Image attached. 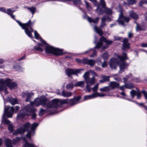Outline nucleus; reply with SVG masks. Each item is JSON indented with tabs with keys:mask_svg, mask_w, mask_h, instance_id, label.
<instances>
[{
	"mask_svg": "<svg viewBox=\"0 0 147 147\" xmlns=\"http://www.w3.org/2000/svg\"><path fill=\"white\" fill-rule=\"evenodd\" d=\"M96 13L99 15H102L104 13L109 15H111L112 13L111 9L106 7V5L105 0H100L97 8L96 9Z\"/></svg>",
	"mask_w": 147,
	"mask_h": 147,
	"instance_id": "nucleus-1",
	"label": "nucleus"
},
{
	"mask_svg": "<svg viewBox=\"0 0 147 147\" xmlns=\"http://www.w3.org/2000/svg\"><path fill=\"white\" fill-rule=\"evenodd\" d=\"M147 4V0H142L139 3V5L140 7H142L143 4Z\"/></svg>",
	"mask_w": 147,
	"mask_h": 147,
	"instance_id": "nucleus-57",
	"label": "nucleus"
},
{
	"mask_svg": "<svg viewBox=\"0 0 147 147\" xmlns=\"http://www.w3.org/2000/svg\"><path fill=\"white\" fill-rule=\"evenodd\" d=\"M125 88L129 89H131L134 88V86L131 83L125 84Z\"/></svg>",
	"mask_w": 147,
	"mask_h": 147,
	"instance_id": "nucleus-37",
	"label": "nucleus"
},
{
	"mask_svg": "<svg viewBox=\"0 0 147 147\" xmlns=\"http://www.w3.org/2000/svg\"><path fill=\"white\" fill-rule=\"evenodd\" d=\"M126 65L125 62H122L119 65L120 69L121 70L124 71V70L126 68Z\"/></svg>",
	"mask_w": 147,
	"mask_h": 147,
	"instance_id": "nucleus-32",
	"label": "nucleus"
},
{
	"mask_svg": "<svg viewBox=\"0 0 147 147\" xmlns=\"http://www.w3.org/2000/svg\"><path fill=\"white\" fill-rule=\"evenodd\" d=\"M129 43H123L122 50L123 51H125L126 49H129Z\"/></svg>",
	"mask_w": 147,
	"mask_h": 147,
	"instance_id": "nucleus-38",
	"label": "nucleus"
},
{
	"mask_svg": "<svg viewBox=\"0 0 147 147\" xmlns=\"http://www.w3.org/2000/svg\"><path fill=\"white\" fill-rule=\"evenodd\" d=\"M4 100V112L2 116L3 119L5 118L6 115L8 117H11L14 113L13 108L11 107L10 106H7L6 107L5 104V101L4 97H3Z\"/></svg>",
	"mask_w": 147,
	"mask_h": 147,
	"instance_id": "nucleus-4",
	"label": "nucleus"
},
{
	"mask_svg": "<svg viewBox=\"0 0 147 147\" xmlns=\"http://www.w3.org/2000/svg\"><path fill=\"white\" fill-rule=\"evenodd\" d=\"M13 68L16 71H22L23 69L19 64H14L13 66Z\"/></svg>",
	"mask_w": 147,
	"mask_h": 147,
	"instance_id": "nucleus-22",
	"label": "nucleus"
},
{
	"mask_svg": "<svg viewBox=\"0 0 147 147\" xmlns=\"http://www.w3.org/2000/svg\"><path fill=\"white\" fill-rule=\"evenodd\" d=\"M111 90V88L109 85L108 86H105L103 88L100 89V90L102 92H109Z\"/></svg>",
	"mask_w": 147,
	"mask_h": 147,
	"instance_id": "nucleus-29",
	"label": "nucleus"
},
{
	"mask_svg": "<svg viewBox=\"0 0 147 147\" xmlns=\"http://www.w3.org/2000/svg\"><path fill=\"white\" fill-rule=\"evenodd\" d=\"M113 42V41L111 40H109L106 39L105 43L106 45L108 46L111 45Z\"/></svg>",
	"mask_w": 147,
	"mask_h": 147,
	"instance_id": "nucleus-59",
	"label": "nucleus"
},
{
	"mask_svg": "<svg viewBox=\"0 0 147 147\" xmlns=\"http://www.w3.org/2000/svg\"><path fill=\"white\" fill-rule=\"evenodd\" d=\"M74 86V85L72 83H70L66 85V89H72L73 88Z\"/></svg>",
	"mask_w": 147,
	"mask_h": 147,
	"instance_id": "nucleus-43",
	"label": "nucleus"
},
{
	"mask_svg": "<svg viewBox=\"0 0 147 147\" xmlns=\"http://www.w3.org/2000/svg\"><path fill=\"white\" fill-rule=\"evenodd\" d=\"M73 98L76 102H78L81 98V97L80 96H78L76 97L74 96Z\"/></svg>",
	"mask_w": 147,
	"mask_h": 147,
	"instance_id": "nucleus-63",
	"label": "nucleus"
},
{
	"mask_svg": "<svg viewBox=\"0 0 147 147\" xmlns=\"http://www.w3.org/2000/svg\"><path fill=\"white\" fill-rule=\"evenodd\" d=\"M109 63L110 67L116 70L117 66L119 63V61L117 59L112 58L110 60Z\"/></svg>",
	"mask_w": 147,
	"mask_h": 147,
	"instance_id": "nucleus-8",
	"label": "nucleus"
},
{
	"mask_svg": "<svg viewBox=\"0 0 147 147\" xmlns=\"http://www.w3.org/2000/svg\"><path fill=\"white\" fill-rule=\"evenodd\" d=\"M47 110L44 109H41L38 113V115L40 116H42L45 113L46 111Z\"/></svg>",
	"mask_w": 147,
	"mask_h": 147,
	"instance_id": "nucleus-52",
	"label": "nucleus"
},
{
	"mask_svg": "<svg viewBox=\"0 0 147 147\" xmlns=\"http://www.w3.org/2000/svg\"><path fill=\"white\" fill-rule=\"evenodd\" d=\"M68 98L63 100L59 99V103L60 105L63 104H68Z\"/></svg>",
	"mask_w": 147,
	"mask_h": 147,
	"instance_id": "nucleus-36",
	"label": "nucleus"
},
{
	"mask_svg": "<svg viewBox=\"0 0 147 147\" xmlns=\"http://www.w3.org/2000/svg\"><path fill=\"white\" fill-rule=\"evenodd\" d=\"M125 16H123V13L122 11H121L120 13L119 14V18L118 19H123Z\"/></svg>",
	"mask_w": 147,
	"mask_h": 147,
	"instance_id": "nucleus-64",
	"label": "nucleus"
},
{
	"mask_svg": "<svg viewBox=\"0 0 147 147\" xmlns=\"http://www.w3.org/2000/svg\"><path fill=\"white\" fill-rule=\"evenodd\" d=\"M136 2L135 0H127V2L129 5H133Z\"/></svg>",
	"mask_w": 147,
	"mask_h": 147,
	"instance_id": "nucleus-55",
	"label": "nucleus"
},
{
	"mask_svg": "<svg viewBox=\"0 0 147 147\" xmlns=\"http://www.w3.org/2000/svg\"><path fill=\"white\" fill-rule=\"evenodd\" d=\"M34 49L41 52H42L43 51L41 47L37 46H34Z\"/></svg>",
	"mask_w": 147,
	"mask_h": 147,
	"instance_id": "nucleus-49",
	"label": "nucleus"
},
{
	"mask_svg": "<svg viewBox=\"0 0 147 147\" xmlns=\"http://www.w3.org/2000/svg\"><path fill=\"white\" fill-rule=\"evenodd\" d=\"M12 80L7 78L5 81H1L2 84H6V86L11 90L16 89L17 86L18 84L15 82H12Z\"/></svg>",
	"mask_w": 147,
	"mask_h": 147,
	"instance_id": "nucleus-6",
	"label": "nucleus"
},
{
	"mask_svg": "<svg viewBox=\"0 0 147 147\" xmlns=\"http://www.w3.org/2000/svg\"><path fill=\"white\" fill-rule=\"evenodd\" d=\"M26 8L31 12L32 14L35 13L36 10L35 7H27Z\"/></svg>",
	"mask_w": 147,
	"mask_h": 147,
	"instance_id": "nucleus-40",
	"label": "nucleus"
},
{
	"mask_svg": "<svg viewBox=\"0 0 147 147\" xmlns=\"http://www.w3.org/2000/svg\"><path fill=\"white\" fill-rule=\"evenodd\" d=\"M146 30L145 28H143L138 23L137 24V26L136 27V32L141 31H145Z\"/></svg>",
	"mask_w": 147,
	"mask_h": 147,
	"instance_id": "nucleus-33",
	"label": "nucleus"
},
{
	"mask_svg": "<svg viewBox=\"0 0 147 147\" xmlns=\"http://www.w3.org/2000/svg\"><path fill=\"white\" fill-rule=\"evenodd\" d=\"M22 24L20 26L23 29L25 30L26 34L30 38L32 39L34 38L32 34V33L33 31V29L31 27H30L29 29L28 27H25L22 26Z\"/></svg>",
	"mask_w": 147,
	"mask_h": 147,
	"instance_id": "nucleus-9",
	"label": "nucleus"
},
{
	"mask_svg": "<svg viewBox=\"0 0 147 147\" xmlns=\"http://www.w3.org/2000/svg\"><path fill=\"white\" fill-rule=\"evenodd\" d=\"M94 43L96 44V45L93 48V49H99L101 47L103 44V42H100L99 41L97 42L96 41H95L94 42Z\"/></svg>",
	"mask_w": 147,
	"mask_h": 147,
	"instance_id": "nucleus-28",
	"label": "nucleus"
},
{
	"mask_svg": "<svg viewBox=\"0 0 147 147\" xmlns=\"http://www.w3.org/2000/svg\"><path fill=\"white\" fill-rule=\"evenodd\" d=\"M5 144L6 147H13L11 140L7 138L5 140Z\"/></svg>",
	"mask_w": 147,
	"mask_h": 147,
	"instance_id": "nucleus-16",
	"label": "nucleus"
},
{
	"mask_svg": "<svg viewBox=\"0 0 147 147\" xmlns=\"http://www.w3.org/2000/svg\"><path fill=\"white\" fill-rule=\"evenodd\" d=\"M30 103L32 105L36 107H38L41 105L39 101V98H36L34 101L31 102Z\"/></svg>",
	"mask_w": 147,
	"mask_h": 147,
	"instance_id": "nucleus-18",
	"label": "nucleus"
},
{
	"mask_svg": "<svg viewBox=\"0 0 147 147\" xmlns=\"http://www.w3.org/2000/svg\"><path fill=\"white\" fill-rule=\"evenodd\" d=\"M17 131L19 133V134H23L26 131L22 127H20L18 129Z\"/></svg>",
	"mask_w": 147,
	"mask_h": 147,
	"instance_id": "nucleus-44",
	"label": "nucleus"
},
{
	"mask_svg": "<svg viewBox=\"0 0 147 147\" xmlns=\"http://www.w3.org/2000/svg\"><path fill=\"white\" fill-rule=\"evenodd\" d=\"M122 54V55H117V57L121 62H125V60L128 59L127 54L125 52L123 53Z\"/></svg>",
	"mask_w": 147,
	"mask_h": 147,
	"instance_id": "nucleus-13",
	"label": "nucleus"
},
{
	"mask_svg": "<svg viewBox=\"0 0 147 147\" xmlns=\"http://www.w3.org/2000/svg\"><path fill=\"white\" fill-rule=\"evenodd\" d=\"M106 19L105 17H103L101 19V22L100 23V27L102 28L104 26H106V24L105 23Z\"/></svg>",
	"mask_w": 147,
	"mask_h": 147,
	"instance_id": "nucleus-35",
	"label": "nucleus"
},
{
	"mask_svg": "<svg viewBox=\"0 0 147 147\" xmlns=\"http://www.w3.org/2000/svg\"><path fill=\"white\" fill-rule=\"evenodd\" d=\"M75 87H80L81 88H83L84 87V82L83 81L78 82L74 85Z\"/></svg>",
	"mask_w": 147,
	"mask_h": 147,
	"instance_id": "nucleus-24",
	"label": "nucleus"
},
{
	"mask_svg": "<svg viewBox=\"0 0 147 147\" xmlns=\"http://www.w3.org/2000/svg\"><path fill=\"white\" fill-rule=\"evenodd\" d=\"M35 111L34 108L26 106L20 111L17 114V117L19 120L23 119L26 116L30 115V112H33Z\"/></svg>",
	"mask_w": 147,
	"mask_h": 147,
	"instance_id": "nucleus-2",
	"label": "nucleus"
},
{
	"mask_svg": "<svg viewBox=\"0 0 147 147\" xmlns=\"http://www.w3.org/2000/svg\"><path fill=\"white\" fill-rule=\"evenodd\" d=\"M6 100L7 102H9L12 105H14L18 103L16 98H14L11 96L7 97Z\"/></svg>",
	"mask_w": 147,
	"mask_h": 147,
	"instance_id": "nucleus-12",
	"label": "nucleus"
},
{
	"mask_svg": "<svg viewBox=\"0 0 147 147\" xmlns=\"http://www.w3.org/2000/svg\"><path fill=\"white\" fill-rule=\"evenodd\" d=\"M23 147H37V146L34 144L29 143L27 140H26Z\"/></svg>",
	"mask_w": 147,
	"mask_h": 147,
	"instance_id": "nucleus-25",
	"label": "nucleus"
},
{
	"mask_svg": "<svg viewBox=\"0 0 147 147\" xmlns=\"http://www.w3.org/2000/svg\"><path fill=\"white\" fill-rule=\"evenodd\" d=\"M116 21L118 22L119 25H121L123 26H125L124 22L120 19H117Z\"/></svg>",
	"mask_w": 147,
	"mask_h": 147,
	"instance_id": "nucleus-47",
	"label": "nucleus"
},
{
	"mask_svg": "<svg viewBox=\"0 0 147 147\" xmlns=\"http://www.w3.org/2000/svg\"><path fill=\"white\" fill-rule=\"evenodd\" d=\"M11 107H13L14 113H16L19 111L20 108L19 106H16L15 107L12 106Z\"/></svg>",
	"mask_w": 147,
	"mask_h": 147,
	"instance_id": "nucleus-48",
	"label": "nucleus"
},
{
	"mask_svg": "<svg viewBox=\"0 0 147 147\" xmlns=\"http://www.w3.org/2000/svg\"><path fill=\"white\" fill-rule=\"evenodd\" d=\"M136 95L137 96V99H140V98L141 97V92L138 89H137V91H136Z\"/></svg>",
	"mask_w": 147,
	"mask_h": 147,
	"instance_id": "nucleus-51",
	"label": "nucleus"
},
{
	"mask_svg": "<svg viewBox=\"0 0 147 147\" xmlns=\"http://www.w3.org/2000/svg\"><path fill=\"white\" fill-rule=\"evenodd\" d=\"M72 93L71 92H65L64 90H63L62 92V95L65 97H69L71 96L72 95Z\"/></svg>",
	"mask_w": 147,
	"mask_h": 147,
	"instance_id": "nucleus-21",
	"label": "nucleus"
},
{
	"mask_svg": "<svg viewBox=\"0 0 147 147\" xmlns=\"http://www.w3.org/2000/svg\"><path fill=\"white\" fill-rule=\"evenodd\" d=\"M45 52L48 54H51L56 56H61L65 53L63 52V49L58 48H55L49 45L46 46L45 49Z\"/></svg>",
	"mask_w": 147,
	"mask_h": 147,
	"instance_id": "nucleus-3",
	"label": "nucleus"
},
{
	"mask_svg": "<svg viewBox=\"0 0 147 147\" xmlns=\"http://www.w3.org/2000/svg\"><path fill=\"white\" fill-rule=\"evenodd\" d=\"M32 113V114L31 115V118L32 119H35L36 118V114L34 113V111L33 112H30V113Z\"/></svg>",
	"mask_w": 147,
	"mask_h": 147,
	"instance_id": "nucleus-60",
	"label": "nucleus"
},
{
	"mask_svg": "<svg viewBox=\"0 0 147 147\" xmlns=\"http://www.w3.org/2000/svg\"><path fill=\"white\" fill-rule=\"evenodd\" d=\"M109 86L111 90L116 88H118L119 84L115 82H110Z\"/></svg>",
	"mask_w": 147,
	"mask_h": 147,
	"instance_id": "nucleus-17",
	"label": "nucleus"
},
{
	"mask_svg": "<svg viewBox=\"0 0 147 147\" xmlns=\"http://www.w3.org/2000/svg\"><path fill=\"white\" fill-rule=\"evenodd\" d=\"M22 26L24 27H27V26H28L29 27H30L31 26V20H30L29 21L26 23L22 24Z\"/></svg>",
	"mask_w": 147,
	"mask_h": 147,
	"instance_id": "nucleus-41",
	"label": "nucleus"
},
{
	"mask_svg": "<svg viewBox=\"0 0 147 147\" xmlns=\"http://www.w3.org/2000/svg\"><path fill=\"white\" fill-rule=\"evenodd\" d=\"M1 81H5V80L3 78L0 79V92L4 91L5 94H7L8 93L7 90V86L6 84H2Z\"/></svg>",
	"mask_w": 147,
	"mask_h": 147,
	"instance_id": "nucleus-10",
	"label": "nucleus"
},
{
	"mask_svg": "<svg viewBox=\"0 0 147 147\" xmlns=\"http://www.w3.org/2000/svg\"><path fill=\"white\" fill-rule=\"evenodd\" d=\"M109 56V55L107 52H105L103 53L101 55H100V57H102L105 61L107 60L108 59Z\"/></svg>",
	"mask_w": 147,
	"mask_h": 147,
	"instance_id": "nucleus-27",
	"label": "nucleus"
},
{
	"mask_svg": "<svg viewBox=\"0 0 147 147\" xmlns=\"http://www.w3.org/2000/svg\"><path fill=\"white\" fill-rule=\"evenodd\" d=\"M68 104H69L71 106L74 105L77 103L75 101L73 98L70 99H68Z\"/></svg>",
	"mask_w": 147,
	"mask_h": 147,
	"instance_id": "nucleus-34",
	"label": "nucleus"
},
{
	"mask_svg": "<svg viewBox=\"0 0 147 147\" xmlns=\"http://www.w3.org/2000/svg\"><path fill=\"white\" fill-rule=\"evenodd\" d=\"M137 104L140 106L143 107L144 109L147 111V106L144 105V103H138Z\"/></svg>",
	"mask_w": 147,
	"mask_h": 147,
	"instance_id": "nucleus-62",
	"label": "nucleus"
},
{
	"mask_svg": "<svg viewBox=\"0 0 147 147\" xmlns=\"http://www.w3.org/2000/svg\"><path fill=\"white\" fill-rule=\"evenodd\" d=\"M136 91L133 89L130 92V95L132 98H134L135 96L136 95Z\"/></svg>",
	"mask_w": 147,
	"mask_h": 147,
	"instance_id": "nucleus-46",
	"label": "nucleus"
},
{
	"mask_svg": "<svg viewBox=\"0 0 147 147\" xmlns=\"http://www.w3.org/2000/svg\"><path fill=\"white\" fill-rule=\"evenodd\" d=\"M59 99H54L47 103V109L52 108H57L60 106Z\"/></svg>",
	"mask_w": 147,
	"mask_h": 147,
	"instance_id": "nucleus-7",
	"label": "nucleus"
},
{
	"mask_svg": "<svg viewBox=\"0 0 147 147\" xmlns=\"http://www.w3.org/2000/svg\"><path fill=\"white\" fill-rule=\"evenodd\" d=\"M14 12V11L12 10L11 9L9 8L7 9L6 13L10 16L11 14H13Z\"/></svg>",
	"mask_w": 147,
	"mask_h": 147,
	"instance_id": "nucleus-50",
	"label": "nucleus"
},
{
	"mask_svg": "<svg viewBox=\"0 0 147 147\" xmlns=\"http://www.w3.org/2000/svg\"><path fill=\"white\" fill-rule=\"evenodd\" d=\"M32 93H29L26 96V98L25 100L26 102H28L29 101V100H30V98L31 96V95Z\"/></svg>",
	"mask_w": 147,
	"mask_h": 147,
	"instance_id": "nucleus-54",
	"label": "nucleus"
},
{
	"mask_svg": "<svg viewBox=\"0 0 147 147\" xmlns=\"http://www.w3.org/2000/svg\"><path fill=\"white\" fill-rule=\"evenodd\" d=\"M10 16L13 19L15 20L20 26H21V25L22 24V23H21L19 21L16 19L15 18V16L14 15H13V14H11Z\"/></svg>",
	"mask_w": 147,
	"mask_h": 147,
	"instance_id": "nucleus-45",
	"label": "nucleus"
},
{
	"mask_svg": "<svg viewBox=\"0 0 147 147\" xmlns=\"http://www.w3.org/2000/svg\"><path fill=\"white\" fill-rule=\"evenodd\" d=\"M96 62L97 63L98 65H100L102 63L101 59L100 58H97L96 60Z\"/></svg>",
	"mask_w": 147,
	"mask_h": 147,
	"instance_id": "nucleus-61",
	"label": "nucleus"
},
{
	"mask_svg": "<svg viewBox=\"0 0 147 147\" xmlns=\"http://www.w3.org/2000/svg\"><path fill=\"white\" fill-rule=\"evenodd\" d=\"M94 30L95 32L100 36H102L103 34V32L102 30L96 26H94Z\"/></svg>",
	"mask_w": 147,
	"mask_h": 147,
	"instance_id": "nucleus-20",
	"label": "nucleus"
},
{
	"mask_svg": "<svg viewBox=\"0 0 147 147\" xmlns=\"http://www.w3.org/2000/svg\"><path fill=\"white\" fill-rule=\"evenodd\" d=\"M101 78H102V80H99V82L100 83H103L106 82H109L110 80V76H101Z\"/></svg>",
	"mask_w": 147,
	"mask_h": 147,
	"instance_id": "nucleus-15",
	"label": "nucleus"
},
{
	"mask_svg": "<svg viewBox=\"0 0 147 147\" xmlns=\"http://www.w3.org/2000/svg\"><path fill=\"white\" fill-rule=\"evenodd\" d=\"M89 18V20L88 22L90 23H93L94 24L97 23L99 21V18L98 17H96L95 18L93 19L90 18Z\"/></svg>",
	"mask_w": 147,
	"mask_h": 147,
	"instance_id": "nucleus-30",
	"label": "nucleus"
},
{
	"mask_svg": "<svg viewBox=\"0 0 147 147\" xmlns=\"http://www.w3.org/2000/svg\"><path fill=\"white\" fill-rule=\"evenodd\" d=\"M95 61L94 59H90L88 60V64L91 66L94 65L95 64Z\"/></svg>",
	"mask_w": 147,
	"mask_h": 147,
	"instance_id": "nucleus-39",
	"label": "nucleus"
},
{
	"mask_svg": "<svg viewBox=\"0 0 147 147\" xmlns=\"http://www.w3.org/2000/svg\"><path fill=\"white\" fill-rule=\"evenodd\" d=\"M21 139V138L19 137H16L15 138L11 140L13 145H15L19 142Z\"/></svg>",
	"mask_w": 147,
	"mask_h": 147,
	"instance_id": "nucleus-23",
	"label": "nucleus"
},
{
	"mask_svg": "<svg viewBox=\"0 0 147 147\" xmlns=\"http://www.w3.org/2000/svg\"><path fill=\"white\" fill-rule=\"evenodd\" d=\"M28 133L26 134V136L27 138L29 139H30L31 138V134L32 133V131L31 130L29 131H27Z\"/></svg>",
	"mask_w": 147,
	"mask_h": 147,
	"instance_id": "nucleus-58",
	"label": "nucleus"
},
{
	"mask_svg": "<svg viewBox=\"0 0 147 147\" xmlns=\"http://www.w3.org/2000/svg\"><path fill=\"white\" fill-rule=\"evenodd\" d=\"M130 17L134 20H137L139 18L138 15L132 10L129 11Z\"/></svg>",
	"mask_w": 147,
	"mask_h": 147,
	"instance_id": "nucleus-14",
	"label": "nucleus"
},
{
	"mask_svg": "<svg viewBox=\"0 0 147 147\" xmlns=\"http://www.w3.org/2000/svg\"><path fill=\"white\" fill-rule=\"evenodd\" d=\"M88 60L87 58H84L82 59V63L84 64H88Z\"/></svg>",
	"mask_w": 147,
	"mask_h": 147,
	"instance_id": "nucleus-56",
	"label": "nucleus"
},
{
	"mask_svg": "<svg viewBox=\"0 0 147 147\" xmlns=\"http://www.w3.org/2000/svg\"><path fill=\"white\" fill-rule=\"evenodd\" d=\"M83 69H76L67 68L65 71V74L69 77H71L72 75L77 76V74H80L82 71L84 70Z\"/></svg>",
	"mask_w": 147,
	"mask_h": 147,
	"instance_id": "nucleus-5",
	"label": "nucleus"
},
{
	"mask_svg": "<svg viewBox=\"0 0 147 147\" xmlns=\"http://www.w3.org/2000/svg\"><path fill=\"white\" fill-rule=\"evenodd\" d=\"M95 97H96V94L95 93H93L92 94L85 96L84 99V100H86Z\"/></svg>",
	"mask_w": 147,
	"mask_h": 147,
	"instance_id": "nucleus-31",
	"label": "nucleus"
},
{
	"mask_svg": "<svg viewBox=\"0 0 147 147\" xmlns=\"http://www.w3.org/2000/svg\"><path fill=\"white\" fill-rule=\"evenodd\" d=\"M30 127V123L28 122H27L25 123L23 125V128L24 129V130H25V131H30L29 130V128Z\"/></svg>",
	"mask_w": 147,
	"mask_h": 147,
	"instance_id": "nucleus-19",
	"label": "nucleus"
},
{
	"mask_svg": "<svg viewBox=\"0 0 147 147\" xmlns=\"http://www.w3.org/2000/svg\"><path fill=\"white\" fill-rule=\"evenodd\" d=\"M34 35L35 38L37 39H39V38L40 39V37H41L39 34H38L36 30H35L34 31Z\"/></svg>",
	"mask_w": 147,
	"mask_h": 147,
	"instance_id": "nucleus-53",
	"label": "nucleus"
},
{
	"mask_svg": "<svg viewBox=\"0 0 147 147\" xmlns=\"http://www.w3.org/2000/svg\"><path fill=\"white\" fill-rule=\"evenodd\" d=\"M39 98L40 105L43 107L46 106V108H47V103L46 102L47 101V98L44 96H41Z\"/></svg>",
	"mask_w": 147,
	"mask_h": 147,
	"instance_id": "nucleus-11",
	"label": "nucleus"
},
{
	"mask_svg": "<svg viewBox=\"0 0 147 147\" xmlns=\"http://www.w3.org/2000/svg\"><path fill=\"white\" fill-rule=\"evenodd\" d=\"M84 2L87 9L89 11H90L91 10L92 8L91 6L89 5V3L86 0H85Z\"/></svg>",
	"mask_w": 147,
	"mask_h": 147,
	"instance_id": "nucleus-42",
	"label": "nucleus"
},
{
	"mask_svg": "<svg viewBox=\"0 0 147 147\" xmlns=\"http://www.w3.org/2000/svg\"><path fill=\"white\" fill-rule=\"evenodd\" d=\"M38 123L34 122L32 124L31 127V131H33V134H34L35 130L36 128L38 126Z\"/></svg>",
	"mask_w": 147,
	"mask_h": 147,
	"instance_id": "nucleus-26",
	"label": "nucleus"
}]
</instances>
